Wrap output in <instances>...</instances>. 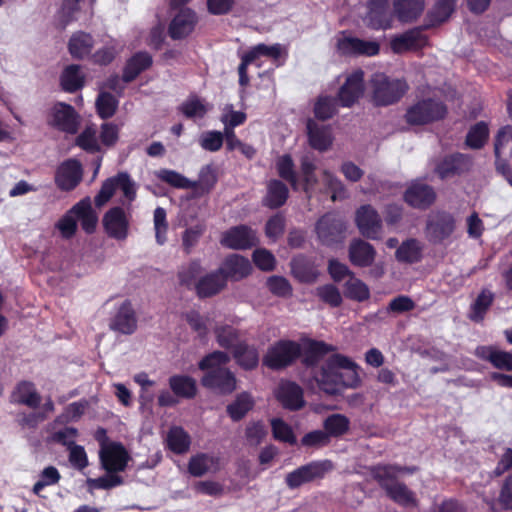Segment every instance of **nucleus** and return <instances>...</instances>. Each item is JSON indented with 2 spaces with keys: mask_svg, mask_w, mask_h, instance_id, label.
<instances>
[{
  "mask_svg": "<svg viewBox=\"0 0 512 512\" xmlns=\"http://www.w3.org/2000/svg\"><path fill=\"white\" fill-rule=\"evenodd\" d=\"M335 349L322 342V392L330 395L339 394L343 389H357L362 384L361 367Z\"/></svg>",
  "mask_w": 512,
  "mask_h": 512,
  "instance_id": "1",
  "label": "nucleus"
},
{
  "mask_svg": "<svg viewBox=\"0 0 512 512\" xmlns=\"http://www.w3.org/2000/svg\"><path fill=\"white\" fill-rule=\"evenodd\" d=\"M298 359L306 367L315 366L320 360V341H309L302 346L299 342L280 339L271 345L263 357V365L273 371L292 366Z\"/></svg>",
  "mask_w": 512,
  "mask_h": 512,
  "instance_id": "2",
  "label": "nucleus"
},
{
  "mask_svg": "<svg viewBox=\"0 0 512 512\" xmlns=\"http://www.w3.org/2000/svg\"><path fill=\"white\" fill-rule=\"evenodd\" d=\"M417 470L415 466L377 465L371 468V475L395 503L404 507H416L414 492L404 483L397 481V478L401 474H412Z\"/></svg>",
  "mask_w": 512,
  "mask_h": 512,
  "instance_id": "3",
  "label": "nucleus"
},
{
  "mask_svg": "<svg viewBox=\"0 0 512 512\" xmlns=\"http://www.w3.org/2000/svg\"><path fill=\"white\" fill-rule=\"evenodd\" d=\"M370 85L373 101L378 106H387L399 101L408 89L405 81L390 79L382 73L374 74Z\"/></svg>",
  "mask_w": 512,
  "mask_h": 512,
  "instance_id": "4",
  "label": "nucleus"
},
{
  "mask_svg": "<svg viewBox=\"0 0 512 512\" xmlns=\"http://www.w3.org/2000/svg\"><path fill=\"white\" fill-rule=\"evenodd\" d=\"M456 229V219L453 214L435 210L428 214L425 225V237L433 245L444 244Z\"/></svg>",
  "mask_w": 512,
  "mask_h": 512,
  "instance_id": "5",
  "label": "nucleus"
},
{
  "mask_svg": "<svg viewBox=\"0 0 512 512\" xmlns=\"http://www.w3.org/2000/svg\"><path fill=\"white\" fill-rule=\"evenodd\" d=\"M447 113V107L439 100L422 99L408 107L405 120L409 125L420 126L441 120Z\"/></svg>",
  "mask_w": 512,
  "mask_h": 512,
  "instance_id": "6",
  "label": "nucleus"
},
{
  "mask_svg": "<svg viewBox=\"0 0 512 512\" xmlns=\"http://www.w3.org/2000/svg\"><path fill=\"white\" fill-rule=\"evenodd\" d=\"M49 125L66 134H76L80 126V116L75 108L64 102H57L50 112Z\"/></svg>",
  "mask_w": 512,
  "mask_h": 512,
  "instance_id": "7",
  "label": "nucleus"
},
{
  "mask_svg": "<svg viewBox=\"0 0 512 512\" xmlns=\"http://www.w3.org/2000/svg\"><path fill=\"white\" fill-rule=\"evenodd\" d=\"M102 225L109 238L123 241L128 237L130 221L124 208L120 206L111 207L105 212Z\"/></svg>",
  "mask_w": 512,
  "mask_h": 512,
  "instance_id": "8",
  "label": "nucleus"
},
{
  "mask_svg": "<svg viewBox=\"0 0 512 512\" xmlns=\"http://www.w3.org/2000/svg\"><path fill=\"white\" fill-rule=\"evenodd\" d=\"M220 243L223 247L233 250H247L258 244L255 230L240 224L229 228L222 234Z\"/></svg>",
  "mask_w": 512,
  "mask_h": 512,
  "instance_id": "9",
  "label": "nucleus"
},
{
  "mask_svg": "<svg viewBox=\"0 0 512 512\" xmlns=\"http://www.w3.org/2000/svg\"><path fill=\"white\" fill-rule=\"evenodd\" d=\"M101 465L107 473L123 472L130 460V455L120 442H110L99 452Z\"/></svg>",
  "mask_w": 512,
  "mask_h": 512,
  "instance_id": "10",
  "label": "nucleus"
},
{
  "mask_svg": "<svg viewBox=\"0 0 512 512\" xmlns=\"http://www.w3.org/2000/svg\"><path fill=\"white\" fill-rule=\"evenodd\" d=\"M83 168L79 160L70 158L63 161L55 172V184L61 191H72L82 181Z\"/></svg>",
  "mask_w": 512,
  "mask_h": 512,
  "instance_id": "11",
  "label": "nucleus"
},
{
  "mask_svg": "<svg viewBox=\"0 0 512 512\" xmlns=\"http://www.w3.org/2000/svg\"><path fill=\"white\" fill-rule=\"evenodd\" d=\"M356 225L360 233L369 239H378L382 220L378 212L371 205H362L356 211Z\"/></svg>",
  "mask_w": 512,
  "mask_h": 512,
  "instance_id": "12",
  "label": "nucleus"
},
{
  "mask_svg": "<svg viewBox=\"0 0 512 512\" xmlns=\"http://www.w3.org/2000/svg\"><path fill=\"white\" fill-rule=\"evenodd\" d=\"M236 377L228 368H217L206 372L201 384L205 388L218 391L220 394H231L236 389Z\"/></svg>",
  "mask_w": 512,
  "mask_h": 512,
  "instance_id": "13",
  "label": "nucleus"
},
{
  "mask_svg": "<svg viewBox=\"0 0 512 512\" xmlns=\"http://www.w3.org/2000/svg\"><path fill=\"white\" fill-rule=\"evenodd\" d=\"M226 283L228 280L240 281L252 272V265L248 258L239 254H230L225 257L218 268Z\"/></svg>",
  "mask_w": 512,
  "mask_h": 512,
  "instance_id": "14",
  "label": "nucleus"
},
{
  "mask_svg": "<svg viewBox=\"0 0 512 512\" xmlns=\"http://www.w3.org/2000/svg\"><path fill=\"white\" fill-rule=\"evenodd\" d=\"M364 94V72L356 70L347 76L338 93V100L344 107H351Z\"/></svg>",
  "mask_w": 512,
  "mask_h": 512,
  "instance_id": "15",
  "label": "nucleus"
},
{
  "mask_svg": "<svg viewBox=\"0 0 512 512\" xmlns=\"http://www.w3.org/2000/svg\"><path fill=\"white\" fill-rule=\"evenodd\" d=\"M197 21V14L194 10L186 7L181 8L171 20L168 34L173 40L184 39L193 32Z\"/></svg>",
  "mask_w": 512,
  "mask_h": 512,
  "instance_id": "16",
  "label": "nucleus"
},
{
  "mask_svg": "<svg viewBox=\"0 0 512 512\" xmlns=\"http://www.w3.org/2000/svg\"><path fill=\"white\" fill-rule=\"evenodd\" d=\"M275 398L290 411H297L305 404L302 388L293 381H282L275 391Z\"/></svg>",
  "mask_w": 512,
  "mask_h": 512,
  "instance_id": "17",
  "label": "nucleus"
},
{
  "mask_svg": "<svg viewBox=\"0 0 512 512\" xmlns=\"http://www.w3.org/2000/svg\"><path fill=\"white\" fill-rule=\"evenodd\" d=\"M427 28L426 25L419 26L395 36L391 40V49L393 52L400 54L422 48L427 43V37L423 34V30Z\"/></svg>",
  "mask_w": 512,
  "mask_h": 512,
  "instance_id": "18",
  "label": "nucleus"
},
{
  "mask_svg": "<svg viewBox=\"0 0 512 512\" xmlns=\"http://www.w3.org/2000/svg\"><path fill=\"white\" fill-rule=\"evenodd\" d=\"M405 201L417 209H427L436 200V193L434 189L424 183H413L405 192Z\"/></svg>",
  "mask_w": 512,
  "mask_h": 512,
  "instance_id": "19",
  "label": "nucleus"
},
{
  "mask_svg": "<svg viewBox=\"0 0 512 512\" xmlns=\"http://www.w3.org/2000/svg\"><path fill=\"white\" fill-rule=\"evenodd\" d=\"M393 15L403 23L415 22L425 9V0H393Z\"/></svg>",
  "mask_w": 512,
  "mask_h": 512,
  "instance_id": "20",
  "label": "nucleus"
},
{
  "mask_svg": "<svg viewBox=\"0 0 512 512\" xmlns=\"http://www.w3.org/2000/svg\"><path fill=\"white\" fill-rule=\"evenodd\" d=\"M10 402L36 409L41 403V396L33 382L21 380L11 392Z\"/></svg>",
  "mask_w": 512,
  "mask_h": 512,
  "instance_id": "21",
  "label": "nucleus"
},
{
  "mask_svg": "<svg viewBox=\"0 0 512 512\" xmlns=\"http://www.w3.org/2000/svg\"><path fill=\"white\" fill-rule=\"evenodd\" d=\"M348 256L354 266L369 267L375 260L376 250L370 243L356 238L349 244Z\"/></svg>",
  "mask_w": 512,
  "mask_h": 512,
  "instance_id": "22",
  "label": "nucleus"
},
{
  "mask_svg": "<svg viewBox=\"0 0 512 512\" xmlns=\"http://www.w3.org/2000/svg\"><path fill=\"white\" fill-rule=\"evenodd\" d=\"M227 286L219 270L212 271L200 277L195 284L196 295L200 299L210 298L219 294Z\"/></svg>",
  "mask_w": 512,
  "mask_h": 512,
  "instance_id": "23",
  "label": "nucleus"
},
{
  "mask_svg": "<svg viewBox=\"0 0 512 512\" xmlns=\"http://www.w3.org/2000/svg\"><path fill=\"white\" fill-rule=\"evenodd\" d=\"M153 64V58L147 51H138L127 59L122 73V81L131 83L142 72L148 70Z\"/></svg>",
  "mask_w": 512,
  "mask_h": 512,
  "instance_id": "24",
  "label": "nucleus"
},
{
  "mask_svg": "<svg viewBox=\"0 0 512 512\" xmlns=\"http://www.w3.org/2000/svg\"><path fill=\"white\" fill-rule=\"evenodd\" d=\"M110 328L122 334L130 335L137 328L135 311L129 300L124 301L110 323Z\"/></svg>",
  "mask_w": 512,
  "mask_h": 512,
  "instance_id": "25",
  "label": "nucleus"
},
{
  "mask_svg": "<svg viewBox=\"0 0 512 512\" xmlns=\"http://www.w3.org/2000/svg\"><path fill=\"white\" fill-rule=\"evenodd\" d=\"M77 221L80 222L81 228L86 234H93L96 231L98 223V215L92 207L89 197L81 199L71 207Z\"/></svg>",
  "mask_w": 512,
  "mask_h": 512,
  "instance_id": "26",
  "label": "nucleus"
},
{
  "mask_svg": "<svg viewBox=\"0 0 512 512\" xmlns=\"http://www.w3.org/2000/svg\"><path fill=\"white\" fill-rule=\"evenodd\" d=\"M232 356L237 365L245 371H252L259 365V351L257 347L248 344L246 341H240L234 346Z\"/></svg>",
  "mask_w": 512,
  "mask_h": 512,
  "instance_id": "27",
  "label": "nucleus"
},
{
  "mask_svg": "<svg viewBox=\"0 0 512 512\" xmlns=\"http://www.w3.org/2000/svg\"><path fill=\"white\" fill-rule=\"evenodd\" d=\"M346 223L339 215L322 217V242L334 244L345 238Z\"/></svg>",
  "mask_w": 512,
  "mask_h": 512,
  "instance_id": "28",
  "label": "nucleus"
},
{
  "mask_svg": "<svg viewBox=\"0 0 512 512\" xmlns=\"http://www.w3.org/2000/svg\"><path fill=\"white\" fill-rule=\"evenodd\" d=\"M318 477H320V462L314 461L288 473L285 483L290 489H297Z\"/></svg>",
  "mask_w": 512,
  "mask_h": 512,
  "instance_id": "29",
  "label": "nucleus"
},
{
  "mask_svg": "<svg viewBox=\"0 0 512 512\" xmlns=\"http://www.w3.org/2000/svg\"><path fill=\"white\" fill-rule=\"evenodd\" d=\"M475 355L490 362L495 368L512 371V353L502 351L494 346H480L475 350Z\"/></svg>",
  "mask_w": 512,
  "mask_h": 512,
  "instance_id": "30",
  "label": "nucleus"
},
{
  "mask_svg": "<svg viewBox=\"0 0 512 512\" xmlns=\"http://www.w3.org/2000/svg\"><path fill=\"white\" fill-rule=\"evenodd\" d=\"M291 271L293 276L303 283L314 282L319 274L315 262L302 254L292 258Z\"/></svg>",
  "mask_w": 512,
  "mask_h": 512,
  "instance_id": "31",
  "label": "nucleus"
},
{
  "mask_svg": "<svg viewBox=\"0 0 512 512\" xmlns=\"http://www.w3.org/2000/svg\"><path fill=\"white\" fill-rule=\"evenodd\" d=\"M218 182L217 170L212 164L204 165L198 175V180L192 181L191 189L194 197L208 195Z\"/></svg>",
  "mask_w": 512,
  "mask_h": 512,
  "instance_id": "32",
  "label": "nucleus"
},
{
  "mask_svg": "<svg viewBox=\"0 0 512 512\" xmlns=\"http://www.w3.org/2000/svg\"><path fill=\"white\" fill-rule=\"evenodd\" d=\"M95 41L91 34L84 31L74 32L68 41V52L73 59L82 60L91 54Z\"/></svg>",
  "mask_w": 512,
  "mask_h": 512,
  "instance_id": "33",
  "label": "nucleus"
},
{
  "mask_svg": "<svg viewBox=\"0 0 512 512\" xmlns=\"http://www.w3.org/2000/svg\"><path fill=\"white\" fill-rule=\"evenodd\" d=\"M338 48L343 54L374 56L380 47L376 41H365L358 38H344L339 41Z\"/></svg>",
  "mask_w": 512,
  "mask_h": 512,
  "instance_id": "34",
  "label": "nucleus"
},
{
  "mask_svg": "<svg viewBox=\"0 0 512 512\" xmlns=\"http://www.w3.org/2000/svg\"><path fill=\"white\" fill-rule=\"evenodd\" d=\"M289 197V189L285 183L278 179H272L267 184V193L263 198V206L270 209L282 207Z\"/></svg>",
  "mask_w": 512,
  "mask_h": 512,
  "instance_id": "35",
  "label": "nucleus"
},
{
  "mask_svg": "<svg viewBox=\"0 0 512 512\" xmlns=\"http://www.w3.org/2000/svg\"><path fill=\"white\" fill-rule=\"evenodd\" d=\"M60 85L63 91L75 93L85 85V76L81 73V67L70 64L64 68L60 75Z\"/></svg>",
  "mask_w": 512,
  "mask_h": 512,
  "instance_id": "36",
  "label": "nucleus"
},
{
  "mask_svg": "<svg viewBox=\"0 0 512 512\" xmlns=\"http://www.w3.org/2000/svg\"><path fill=\"white\" fill-rule=\"evenodd\" d=\"M173 394L183 399H193L197 394V384L194 378L188 375H173L168 380Z\"/></svg>",
  "mask_w": 512,
  "mask_h": 512,
  "instance_id": "37",
  "label": "nucleus"
},
{
  "mask_svg": "<svg viewBox=\"0 0 512 512\" xmlns=\"http://www.w3.org/2000/svg\"><path fill=\"white\" fill-rule=\"evenodd\" d=\"M261 57V53L259 52V44L251 47L248 51L244 52L240 59L241 62L238 66V75H239V86H240V98L243 100L245 98L246 87L249 85L250 78L248 75V67L252 63H254L258 58Z\"/></svg>",
  "mask_w": 512,
  "mask_h": 512,
  "instance_id": "38",
  "label": "nucleus"
},
{
  "mask_svg": "<svg viewBox=\"0 0 512 512\" xmlns=\"http://www.w3.org/2000/svg\"><path fill=\"white\" fill-rule=\"evenodd\" d=\"M167 447L177 455L188 452L191 445L190 435L181 426H173L167 433Z\"/></svg>",
  "mask_w": 512,
  "mask_h": 512,
  "instance_id": "39",
  "label": "nucleus"
},
{
  "mask_svg": "<svg viewBox=\"0 0 512 512\" xmlns=\"http://www.w3.org/2000/svg\"><path fill=\"white\" fill-rule=\"evenodd\" d=\"M254 399L248 392L239 393L235 400L227 405L226 412L234 422L242 420L253 409Z\"/></svg>",
  "mask_w": 512,
  "mask_h": 512,
  "instance_id": "40",
  "label": "nucleus"
},
{
  "mask_svg": "<svg viewBox=\"0 0 512 512\" xmlns=\"http://www.w3.org/2000/svg\"><path fill=\"white\" fill-rule=\"evenodd\" d=\"M422 245L417 239H408L397 248L395 257L399 262L413 264L422 258Z\"/></svg>",
  "mask_w": 512,
  "mask_h": 512,
  "instance_id": "41",
  "label": "nucleus"
},
{
  "mask_svg": "<svg viewBox=\"0 0 512 512\" xmlns=\"http://www.w3.org/2000/svg\"><path fill=\"white\" fill-rule=\"evenodd\" d=\"M276 169L279 177L287 181L293 190L297 191L300 188L294 161L290 154H284L277 159Z\"/></svg>",
  "mask_w": 512,
  "mask_h": 512,
  "instance_id": "42",
  "label": "nucleus"
},
{
  "mask_svg": "<svg viewBox=\"0 0 512 512\" xmlns=\"http://www.w3.org/2000/svg\"><path fill=\"white\" fill-rule=\"evenodd\" d=\"M494 293L489 289H483L471 305L469 319L473 322H481L494 301Z\"/></svg>",
  "mask_w": 512,
  "mask_h": 512,
  "instance_id": "43",
  "label": "nucleus"
},
{
  "mask_svg": "<svg viewBox=\"0 0 512 512\" xmlns=\"http://www.w3.org/2000/svg\"><path fill=\"white\" fill-rule=\"evenodd\" d=\"M349 428V420L341 414H332L324 421V432L322 431V446L329 436L338 437L343 435Z\"/></svg>",
  "mask_w": 512,
  "mask_h": 512,
  "instance_id": "44",
  "label": "nucleus"
},
{
  "mask_svg": "<svg viewBox=\"0 0 512 512\" xmlns=\"http://www.w3.org/2000/svg\"><path fill=\"white\" fill-rule=\"evenodd\" d=\"M455 0H439L428 12L426 27H433L445 22L454 11Z\"/></svg>",
  "mask_w": 512,
  "mask_h": 512,
  "instance_id": "45",
  "label": "nucleus"
},
{
  "mask_svg": "<svg viewBox=\"0 0 512 512\" xmlns=\"http://www.w3.org/2000/svg\"><path fill=\"white\" fill-rule=\"evenodd\" d=\"M75 145L89 154L99 153L101 146L97 138V129L94 125L86 126L76 137Z\"/></svg>",
  "mask_w": 512,
  "mask_h": 512,
  "instance_id": "46",
  "label": "nucleus"
},
{
  "mask_svg": "<svg viewBox=\"0 0 512 512\" xmlns=\"http://www.w3.org/2000/svg\"><path fill=\"white\" fill-rule=\"evenodd\" d=\"M463 162L462 154L447 156L436 165L435 171L441 179L450 178L460 172Z\"/></svg>",
  "mask_w": 512,
  "mask_h": 512,
  "instance_id": "47",
  "label": "nucleus"
},
{
  "mask_svg": "<svg viewBox=\"0 0 512 512\" xmlns=\"http://www.w3.org/2000/svg\"><path fill=\"white\" fill-rule=\"evenodd\" d=\"M313 113L314 119L309 118L306 124L308 141L313 149L320 150V126L317 122L320 120V96L314 98Z\"/></svg>",
  "mask_w": 512,
  "mask_h": 512,
  "instance_id": "48",
  "label": "nucleus"
},
{
  "mask_svg": "<svg viewBox=\"0 0 512 512\" xmlns=\"http://www.w3.org/2000/svg\"><path fill=\"white\" fill-rule=\"evenodd\" d=\"M316 166L313 163V160L310 156L305 155L301 158V166H300V175L302 179V189L308 195V198H311L309 193L317 184V177L315 174Z\"/></svg>",
  "mask_w": 512,
  "mask_h": 512,
  "instance_id": "49",
  "label": "nucleus"
},
{
  "mask_svg": "<svg viewBox=\"0 0 512 512\" xmlns=\"http://www.w3.org/2000/svg\"><path fill=\"white\" fill-rule=\"evenodd\" d=\"M202 271V267L199 260H192L187 266L182 267L178 271V280L181 286H185L187 289H194L197 284L198 277Z\"/></svg>",
  "mask_w": 512,
  "mask_h": 512,
  "instance_id": "50",
  "label": "nucleus"
},
{
  "mask_svg": "<svg viewBox=\"0 0 512 512\" xmlns=\"http://www.w3.org/2000/svg\"><path fill=\"white\" fill-rule=\"evenodd\" d=\"M345 295L352 300L363 302L369 299L370 290L363 281L351 274L345 283Z\"/></svg>",
  "mask_w": 512,
  "mask_h": 512,
  "instance_id": "51",
  "label": "nucleus"
},
{
  "mask_svg": "<svg viewBox=\"0 0 512 512\" xmlns=\"http://www.w3.org/2000/svg\"><path fill=\"white\" fill-rule=\"evenodd\" d=\"M322 184L331 193V200L338 201L348 198V191L342 181L329 172H322Z\"/></svg>",
  "mask_w": 512,
  "mask_h": 512,
  "instance_id": "52",
  "label": "nucleus"
},
{
  "mask_svg": "<svg viewBox=\"0 0 512 512\" xmlns=\"http://www.w3.org/2000/svg\"><path fill=\"white\" fill-rule=\"evenodd\" d=\"M95 104L101 119L111 118L118 108V100L109 92H100Z\"/></svg>",
  "mask_w": 512,
  "mask_h": 512,
  "instance_id": "53",
  "label": "nucleus"
},
{
  "mask_svg": "<svg viewBox=\"0 0 512 512\" xmlns=\"http://www.w3.org/2000/svg\"><path fill=\"white\" fill-rule=\"evenodd\" d=\"M217 343L224 349H234V346L240 342V332L238 329L224 325L215 329Z\"/></svg>",
  "mask_w": 512,
  "mask_h": 512,
  "instance_id": "54",
  "label": "nucleus"
},
{
  "mask_svg": "<svg viewBox=\"0 0 512 512\" xmlns=\"http://www.w3.org/2000/svg\"><path fill=\"white\" fill-rule=\"evenodd\" d=\"M272 434L275 440L295 445L296 436L292 428L282 419L274 418L271 420Z\"/></svg>",
  "mask_w": 512,
  "mask_h": 512,
  "instance_id": "55",
  "label": "nucleus"
},
{
  "mask_svg": "<svg viewBox=\"0 0 512 512\" xmlns=\"http://www.w3.org/2000/svg\"><path fill=\"white\" fill-rule=\"evenodd\" d=\"M178 110L188 119L203 118L207 113L206 106L196 95H191L178 107Z\"/></svg>",
  "mask_w": 512,
  "mask_h": 512,
  "instance_id": "56",
  "label": "nucleus"
},
{
  "mask_svg": "<svg viewBox=\"0 0 512 512\" xmlns=\"http://www.w3.org/2000/svg\"><path fill=\"white\" fill-rule=\"evenodd\" d=\"M393 13H390L389 7L379 10H370L368 14L369 26L373 29H390L393 25Z\"/></svg>",
  "mask_w": 512,
  "mask_h": 512,
  "instance_id": "57",
  "label": "nucleus"
},
{
  "mask_svg": "<svg viewBox=\"0 0 512 512\" xmlns=\"http://www.w3.org/2000/svg\"><path fill=\"white\" fill-rule=\"evenodd\" d=\"M229 361L230 358L226 352L213 351L201 359L198 367L200 370L208 372L212 369L224 368L223 366Z\"/></svg>",
  "mask_w": 512,
  "mask_h": 512,
  "instance_id": "58",
  "label": "nucleus"
},
{
  "mask_svg": "<svg viewBox=\"0 0 512 512\" xmlns=\"http://www.w3.org/2000/svg\"><path fill=\"white\" fill-rule=\"evenodd\" d=\"M158 178L174 188L191 189L192 181L177 171L162 169L158 173Z\"/></svg>",
  "mask_w": 512,
  "mask_h": 512,
  "instance_id": "59",
  "label": "nucleus"
},
{
  "mask_svg": "<svg viewBox=\"0 0 512 512\" xmlns=\"http://www.w3.org/2000/svg\"><path fill=\"white\" fill-rule=\"evenodd\" d=\"M488 138V126L484 122H478L469 130L466 143L469 147L479 149Z\"/></svg>",
  "mask_w": 512,
  "mask_h": 512,
  "instance_id": "60",
  "label": "nucleus"
},
{
  "mask_svg": "<svg viewBox=\"0 0 512 512\" xmlns=\"http://www.w3.org/2000/svg\"><path fill=\"white\" fill-rule=\"evenodd\" d=\"M166 210L162 207H157L154 210V229L156 242L163 245L167 241L168 222Z\"/></svg>",
  "mask_w": 512,
  "mask_h": 512,
  "instance_id": "61",
  "label": "nucleus"
},
{
  "mask_svg": "<svg viewBox=\"0 0 512 512\" xmlns=\"http://www.w3.org/2000/svg\"><path fill=\"white\" fill-rule=\"evenodd\" d=\"M77 217L71 212V208L58 220L56 228L65 239H71L77 232Z\"/></svg>",
  "mask_w": 512,
  "mask_h": 512,
  "instance_id": "62",
  "label": "nucleus"
},
{
  "mask_svg": "<svg viewBox=\"0 0 512 512\" xmlns=\"http://www.w3.org/2000/svg\"><path fill=\"white\" fill-rule=\"evenodd\" d=\"M252 260L255 266L261 271L270 272L275 269L276 259L267 249H256L252 254Z\"/></svg>",
  "mask_w": 512,
  "mask_h": 512,
  "instance_id": "63",
  "label": "nucleus"
},
{
  "mask_svg": "<svg viewBox=\"0 0 512 512\" xmlns=\"http://www.w3.org/2000/svg\"><path fill=\"white\" fill-rule=\"evenodd\" d=\"M266 285L269 291L278 297H288L292 294L291 284L283 276H270Z\"/></svg>",
  "mask_w": 512,
  "mask_h": 512,
  "instance_id": "64",
  "label": "nucleus"
}]
</instances>
